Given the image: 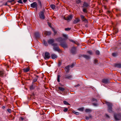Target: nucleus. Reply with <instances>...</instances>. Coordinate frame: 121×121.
<instances>
[{
    "mask_svg": "<svg viewBox=\"0 0 121 121\" xmlns=\"http://www.w3.org/2000/svg\"><path fill=\"white\" fill-rule=\"evenodd\" d=\"M66 39V38H57L56 40L60 43V45L62 47L65 48H68L67 45L65 42Z\"/></svg>",
    "mask_w": 121,
    "mask_h": 121,
    "instance_id": "f257e3e1",
    "label": "nucleus"
},
{
    "mask_svg": "<svg viewBox=\"0 0 121 121\" xmlns=\"http://www.w3.org/2000/svg\"><path fill=\"white\" fill-rule=\"evenodd\" d=\"M90 7V2L89 0L84 2V12L87 13V9Z\"/></svg>",
    "mask_w": 121,
    "mask_h": 121,
    "instance_id": "f03ea898",
    "label": "nucleus"
},
{
    "mask_svg": "<svg viewBox=\"0 0 121 121\" xmlns=\"http://www.w3.org/2000/svg\"><path fill=\"white\" fill-rule=\"evenodd\" d=\"M105 103L108 106V112L110 113L112 112V104L111 103L107 102H105Z\"/></svg>",
    "mask_w": 121,
    "mask_h": 121,
    "instance_id": "7ed1b4c3",
    "label": "nucleus"
},
{
    "mask_svg": "<svg viewBox=\"0 0 121 121\" xmlns=\"http://www.w3.org/2000/svg\"><path fill=\"white\" fill-rule=\"evenodd\" d=\"M114 117L116 120H121V113L115 114H114Z\"/></svg>",
    "mask_w": 121,
    "mask_h": 121,
    "instance_id": "20e7f679",
    "label": "nucleus"
},
{
    "mask_svg": "<svg viewBox=\"0 0 121 121\" xmlns=\"http://www.w3.org/2000/svg\"><path fill=\"white\" fill-rule=\"evenodd\" d=\"M39 18L41 19L44 20L45 19V17L44 15V11H40L39 13Z\"/></svg>",
    "mask_w": 121,
    "mask_h": 121,
    "instance_id": "39448f33",
    "label": "nucleus"
},
{
    "mask_svg": "<svg viewBox=\"0 0 121 121\" xmlns=\"http://www.w3.org/2000/svg\"><path fill=\"white\" fill-rule=\"evenodd\" d=\"M115 10L117 13L116 14V16L117 17H119L121 16V10L120 9H115Z\"/></svg>",
    "mask_w": 121,
    "mask_h": 121,
    "instance_id": "423d86ee",
    "label": "nucleus"
},
{
    "mask_svg": "<svg viewBox=\"0 0 121 121\" xmlns=\"http://www.w3.org/2000/svg\"><path fill=\"white\" fill-rule=\"evenodd\" d=\"M63 77L65 79H72V75H65L63 76Z\"/></svg>",
    "mask_w": 121,
    "mask_h": 121,
    "instance_id": "0eeeda50",
    "label": "nucleus"
},
{
    "mask_svg": "<svg viewBox=\"0 0 121 121\" xmlns=\"http://www.w3.org/2000/svg\"><path fill=\"white\" fill-rule=\"evenodd\" d=\"M37 4L35 2H34L30 4L31 7L33 8H36L37 9Z\"/></svg>",
    "mask_w": 121,
    "mask_h": 121,
    "instance_id": "6e6552de",
    "label": "nucleus"
},
{
    "mask_svg": "<svg viewBox=\"0 0 121 121\" xmlns=\"http://www.w3.org/2000/svg\"><path fill=\"white\" fill-rule=\"evenodd\" d=\"M50 57L49 53L48 52H46L45 53V59H48Z\"/></svg>",
    "mask_w": 121,
    "mask_h": 121,
    "instance_id": "1a4fd4ad",
    "label": "nucleus"
},
{
    "mask_svg": "<svg viewBox=\"0 0 121 121\" xmlns=\"http://www.w3.org/2000/svg\"><path fill=\"white\" fill-rule=\"evenodd\" d=\"M72 15H71L66 17H64V19L66 20H71L72 19Z\"/></svg>",
    "mask_w": 121,
    "mask_h": 121,
    "instance_id": "9d476101",
    "label": "nucleus"
},
{
    "mask_svg": "<svg viewBox=\"0 0 121 121\" xmlns=\"http://www.w3.org/2000/svg\"><path fill=\"white\" fill-rule=\"evenodd\" d=\"M88 21L84 17V25H85V26L86 27H88L87 24L88 23Z\"/></svg>",
    "mask_w": 121,
    "mask_h": 121,
    "instance_id": "9b49d317",
    "label": "nucleus"
},
{
    "mask_svg": "<svg viewBox=\"0 0 121 121\" xmlns=\"http://www.w3.org/2000/svg\"><path fill=\"white\" fill-rule=\"evenodd\" d=\"M34 35L36 38H39L40 37V35L39 32H35L34 34Z\"/></svg>",
    "mask_w": 121,
    "mask_h": 121,
    "instance_id": "f8f14e48",
    "label": "nucleus"
},
{
    "mask_svg": "<svg viewBox=\"0 0 121 121\" xmlns=\"http://www.w3.org/2000/svg\"><path fill=\"white\" fill-rule=\"evenodd\" d=\"M102 82L105 84H107L109 82V80L108 79H104L102 80Z\"/></svg>",
    "mask_w": 121,
    "mask_h": 121,
    "instance_id": "ddd939ff",
    "label": "nucleus"
},
{
    "mask_svg": "<svg viewBox=\"0 0 121 121\" xmlns=\"http://www.w3.org/2000/svg\"><path fill=\"white\" fill-rule=\"evenodd\" d=\"M54 40L53 39H49L48 41V43L50 44H52L54 43Z\"/></svg>",
    "mask_w": 121,
    "mask_h": 121,
    "instance_id": "4468645a",
    "label": "nucleus"
},
{
    "mask_svg": "<svg viewBox=\"0 0 121 121\" xmlns=\"http://www.w3.org/2000/svg\"><path fill=\"white\" fill-rule=\"evenodd\" d=\"M19 121H26L27 119L25 117H20L19 118Z\"/></svg>",
    "mask_w": 121,
    "mask_h": 121,
    "instance_id": "2eb2a0df",
    "label": "nucleus"
},
{
    "mask_svg": "<svg viewBox=\"0 0 121 121\" xmlns=\"http://www.w3.org/2000/svg\"><path fill=\"white\" fill-rule=\"evenodd\" d=\"M76 48L75 47H73L71 50V52L73 54H75L76 52Z\"/></svg>",
    "mask_w": 121,
    "mask_h": 121,
    "instance_id": "dca6fc26",
    "label": "nucleus"
},
{
    "mask_svg": "<svg viewBox=\"0 0 121 121\" xmlns=\"http://www.w3.org/2000/svg\"><path fill=\"white\" fill-rule=\"evenodd\" d=\"M51 34L50 31H45L44 32V34L46 35H50Z\"/></svg>",
    "mask_w": 121,
    "mask_h": 121,
    "instance_id": "f3484780",
    "label": "nucleus"
},
{
    "mask_svg": "<svg viewBox=\"0 0 121 121\" xmlns=\"http://www.w3.org/2000/svg\"><path fill=\"white\" fill-rule=\"evenodd\" d=\"M53 49L54 50L57 51L58 52H59L60 50L59 47L58 46H57L56 47H53Z\"/></svg>",
    "mask_w": 121,
    "mask_h": 121,
    "instance_id": "a211bd4d",
    "label": "nucleus"
},
{
    "mask_svg": "<svg viewBox=\"0 0 121 121\" xmlns=\"http://www.w3.org/2000/svg\"><path fill=\"white\" fill-rule=\"evenodd\" d=\"M80 21V20L79 18H77L74 20L73 23V24H75L78 22Z\"/></svg>",
    "mask_w": 121,
    "mask_h": 121,
    "instance_id": "6ab92c4d",
    "label": "nucleus"
},
{
    "mask_svg": "<svg viewBox=\"0 0 121 121\" xmlns=\"http://www.w3.org/2000/svg\"><path fill=\"white\" fill-rule=\"evenodd\" d=\"M30 69V68H24L22 70L24 72H28Z\"/></svg>",
    "mask_w": 121,
    "mask_h": 121,
    "instance_id": "aec40b11",
    "label": "nucleus"
},
{
    "mask_svg": "<svg viewBox=\"0 0 121 121\" xmlns=\"http://www.w3.org/2000/svg\"><path fill=\"white\" fill-rule=\"evenodd\" d=\"M115 67L118 68H121V64H116L115 65Z\"/></svg>",
    "mask_w": 121,
    "mask_h": 121,
    "instance_id": "412c9836",
    "label": "nucleus"
},
{
    "mask_svg": "<svg viewBox=\"0 0 121 121\" xmlns=\"http://www.w3.org/2000/svg\"><path fill=\"white\" fill-rule=\"evenodd\" d=\"M15 0H9L7 1V2L11 3L12 5H13L16 2L15 1Z\"/></svg>",
    "mask_w": 121,
    "mask_h": 121,
    "instance_id": "4be33fe9",
    "label": "nucleus"
},
{
    "mask_svg": "<svg viewBox=\"0 0 121 121\" xmlns=\"http://www.w3.org/2000/svg\"><path fill=\"white\" fill-rule=\"evenodd\" d=\"M38 78V76L37 75L36 76L34 79H33L32 83H33L36 82Z\"/></svg>",
    "mask_w": 121,
    "mask_h": 121,
    "instance_id": "5701e85b",
    "label": "nucleus"
},
{
    "mask_svg": "<svg viewBox=\"0 0 121 121\" xmlns=\"http://www.w3.org/2000/svg\"><path fill=\"white\" fill-rule=\"evenodd\" d=\"M52 58L53 59H54L57 57V56L54 54H52L51 55Z\"/></svg>",
    "mask_w": 121,
    "mask_h": 121,
    "instance_id": "b1692460",
    "label": "nucleus"
},
{
    "mask_svg": "<svg viewBox=\"0 0 121 121\" xmlns=\"http://www.w3.org/2000/svg\"><path fill=\"white\" fill-rule=\"evenodd\" d=\"M92 110L86 108L85 110V112L87 113H90L92 111Z\"/></svg>",
    "mask_w": 121,
    "mask_h": 121,
    "instance_id": "393cba45",
    "label": "nucleus"
},
{
    "mask_svg": "<svg viewBox=\"0 0 121 121\" xmlns=\"http://www.w3.org/2000/svg\"><path fill=\"white\" fill-rule=\"evenodd\" d=\"M50 7L53 10L55 9V6L54 4H51L50 5Z\"/></svg>",
    "mask_w": 121,
    "mask_h": 121,
    "instance_id": "a878e982",
    "label": "nucleus"
},
{
    "mask_svg": "<svg viewBox=\"0 0 121 121\" xmlns=\"http://www.w3.org/2000/svg\"><path fill=\"white\" fill-rule=\"evenodd\" d=\"M58 89L60 91H64L65 89L64 88H63L61 87H58Z\"/></svg>",
    "mask_w": 121,
    "mask_h": 121,
    "instance_id": "bb28decb",
    "label": "nucleus"
},
{
    "mask_svg": "<svg viewBox=\"0 0 121 121\" xmlns=\"http://www.w3.org/2000/svg\"><path fill=\"white\" fill-rule=\"evenodd\" d=\"M84 57L87 59H89L90 58V57L89 56L86 55H84Z\"/></svg>",
    "mask_w": 121,
    "mask_h": 121,
    "instance_id": "cd10ccee",
    "label": "nucleus"
},
{
    "mask_svg": "<svg viewBox=\"0 0 121 121\" xmlns=\"http://www.w3.org/2000/svg\"><path fill=\"white\" fill-rule=\"evenodd\" d=\"M43 43L44 45L46 46H48V44L47 43V42L46 41H45L44 40H43Z\"/></svg>",
    "mask_w": 121,
    "mask_h": 121,
    "instance_id": "c85d7f7f",
    "label": "nucleus"
},
{
    "mask_svg": "<svg viewBox=\"0 0 121 121\" xmlns=\"http://www.w3.org/2000/svg\"><path fill=\"white\" fill-rule=\"evenodd\" d=\"M4 74V72L3 71L0 70V76L2 77Z\"/></svg>",
    "mask_w": 121,
    "mask_h": 121,
    "instance_id": "c756f323",
    "label": "nucleus"
},
{
    "mask_svg": "<svg viewBox=\"0 0 121 121\" xmlns=\"http://www.w3.org/2000/svg\"><path fill=\"white\" fill-rule=\"evenodd\" d=\"M34 88L35 87L33 86V84L32 83L31 86L30 87V89L31 90H32L34 89Z\"/></svg>",
    "mask_w": 121,
    "mask_h": 121,
    "instance_id": "7c9ffc66",
    "label": "nucleus"
},
{
    "mask_svg": "<svg viewBox=\"0 0 121 121\" xmlns=\"http://www.w3.org/2000/svg\"><path fill=\"white\" fill-rule=\"evenodd\" d=\"M98 62V60L97 59H94L93 63L95 64H96Z\"/></svg>",
    "mask_w": 121,
    "mask_h": 121,
    "instance_id": "2f4dec72",
    "label": "nucleus"
},
{
    "mask_svg": "<svg viewBox=\"0 0 121 121\" xmlns=\"http://www.w3.org/2000/svg\"><path fill=\"white\" fill-rule=\"evenodd\" d=\"M72 112L73 113L77 115H78L79 114V113L78 112L76 111H73Z\"/></svg>",
    "mask_w": 121,
    "mask_h": 121,
    "instance_id": "473e14b6",
    "label": "nucleus"
},
{
    "mask_svg": "<svg viewBox=\"0 0 121 121\" xmlns=\"http://www.w3.org/2000/svg\"><path fill=\"white\" fill-rule=\"evenodd\" d=\"M52 30L53 31L55 35L57 33V32L55 30V29L53 28H52Z\"/></svg>",
    "mask_w": 121,
    "mask_h": 121,
    "instance_id": "72a5a7b5",
    "label": "nucleus"
},
{
    "mask_svg": "<svg viewBox=\"0 0 121 121\" xmlns=\"http://www.w3.org/2000/svg\"><path fill=\"white\" fill-rule=\"evenodd\" d=\"M52 45L53 46V47H55L57 46L58 45V44L57 43H53L52 44Z\"/></svg>",
    "mask_w": 121,
    "mask_h": 121,
    "instance_id": "f704fd0d",
    "label": "nucleus"
},
{
    "mask_svg": "<svg viewBox=\"0 0 121 121\" xmlns=\"http://www.w3.org/2000/svg\"><path fill=\"white\" fill-rule=\"evenodd\" d=\"M38 4L39 5L40 7L41 8L42 7V5L41 1L40 0H39L38 1Z\"/></svg>",
    "mask_w": 121,
    "mask_h": 121,
    "instance_id": "c9c22d12",
    "label": "nucleus"
},
{
    "mask_svg": "<svg viewBox=\"0 0 121 121\" xmlns=\"http://www.w3.org/2000/svg\"><path fill=\"white\" fill-rule=\"evenodd\" d=\"M112 55L114 57H116L117 56V54L116 53H113Z\"/></svg>",
    "mask_w": 121,
    "mask_h": 121,
    "instance_id": "e433bc0d",
    "label": "nucleus"
},
{
    "mask_svg": "<svg viewBox=\"0 0 121 121\" xmlns=\"http://www.w3.org/2000/svg\"><path fill=\"white\" fill-rule=\"evenodd\" d=\"M63 103L67 105L69 104L67 102L65 101H63Z\"/></svg>",
    "mask_w": 121,
    "mask_h": 121,
    "instance_id": "4c0bfd02",
    "label": "nucleus"
},
{
    "mask_svg": "<svg viewBox=\"0 0 121 121\" xmlns=\"http://www.w3.org/2000/svg\"><path fill=\"white\" fill-rule=\"evenodd\" d=\"M60 75H58L57 76V81L58 82H60Z\"/></svg>",
    "mask_w": 121,
    "mask_h": 121,
    "instance_id": "58836bf2",
    "label": "nucleus"
},
{
    "mask_svg": "<svg viewBox=\"0 0 121 121\" xmlns=\"http://www.w3.org/2000/svg\"><path fill=\"white\" fill-rule=\"evenodd\" d=\"M87 53L90 55H92L93 54V53L92 52V51H88Z\"/></svg>",
    "mask_w": 121,
    "mask_h": 121,
    "instance_id": "ea45409f",
    "label": "nucleus"
},
{
    "mask_svg": "<svg viewBox=\"0 0 121 121\" xmlns=\"http://www.w3.org/2000/svg\"><path fill=\"white\" fill-rule=\"evenodd\" d=\"M91 115H90L89 117H86V118L87 120H88L90 118H91Z\"/></svg>",
    "mask_w": 121,
    "mask_h": 121,
    "instance_id": "a19ab883",
    "label": "nucleus"
},
{
    "mask_svg": "<svg viewBox=\"0 0 121 121\" xmlns=\"http://www.w3.org/2000/svg\"><path fill=\"white\" fill-rule=\"evenodd\" d=\"M61 61H60L59 60L58 61V66L59 67H60V65H61Z\"/></svg>",
    "mask_w": 121,
    "mask_h": 121,
    "instance_id": "79ce46f5",
    "label": "nucleus"
},
{
    "mask_svg": "<svg viewBox=\"0 0 121 121\" xmlns=\"http://www.w3.org/2000/svg\"><path fill=\"white\" fill-rule=\"evenodd\" d=\"M78 110L80 111H83V108H78Z\"/></svg>",
    "mask_w": 121,
    "mask_h": 121,
    "instance_id": "37998d69",
    "label": "nucleus"
},
{
    "mask_svg": "<svg viewBox=\"0 0 121 121\" xmlns=\"http://www.w3.org/2000/svg\"><path fill=\"white\" fill-rule=\"evenodd\" d=\"M71 29V28H65V31H69Z\"/></svg>",
    "mask_w": 121,
    "mask_h": 121,
    "instance_id": "c03bdc74",
    "label": "nucleus"
},
{
    "mask_svg": "<svg viewBox=\"0 0 121 121\" xmlns=\"http://www.w3.org/2000/svg\"><path fill=\"white\" fill-rule=\"evenodd\" d=\"M95 53L97 55H99V54L100 52L98 50H97L96 51Z\"/></svg>",
    "mask_w": 121,
    "mask_h": 121,
    "instance_id": "a18cd8bd",
    "label": "nucleus"
},
{
    "mask_svg": "<svg viewBox=\"0 0 121 121\" xmlns=\"http://www.w3.org/2000/svg\"><path fill=\"white\" fill-rule=\"evenodd\" d=\"M65 38H67L68 37L67 35L65 34H63L62 35Z\"/></svg>",
    "mask_w": 121,
    "mask_h": 121,
    "instance_id": "49530a36",
    "label": "nucleus"
},
{
    "mask_svg": "<svg viewBox=\"0 0 121 121\" xmlns=\"http://www.w3.org/2000/svg\"><path fill=\"white\" fill-rule=\"evenodd\" d=\"M17 2L20 4H23V3L22 1V0H19L17 1Z\"/></svg>",
    "mask_w": 121,
    "mask_h": 121,
    "instance_id": "de8ad7c7",
    "label": "nucleus"
},
{
    "mask_svg": "<svg viewBox=\"0 0 121 121\" xmlns=\"http://www.w3.org/2000/svg\"><path fill=\"white\" fill-rule=\"evenodd\" d=\"M76 3H77L78 4H79L80 3H81L80 0H76Z\"/></svg>",
    "mask_w": 121,
    "mask_h": 121,
    "instance_id": "09e8293b",
    "label": "nucleus"
},
{
    "mask_svg": "<svg viewBox=\"0 0 121 121\" xmlns=\"http://www.w3.org/2000/svg\"><path fill=\"white\" fill-rule=\"evenodd\" d=\"M70 67V65H68L65 67V69H69V67Z\"/></svg>",
    "mask_w": 121,
    "mask_h": 121,
    "instance_id": "8fccbe9b",
    "label": "nucleus"
},
{
    "mask_svg": "<svg viewBox=\"0 0 121 121\" xmlns=\"http://www.w3.org/2000/svg\"><path fill=\"white\" fill-rule=\"evenodd\" d=\"M48 24L49 26L52 29V28H53V27L52 26H51V24L50 23H48Z\"/></svg>",
    "mask_w": 121,
    "mask_h": 121,
    "instance_id": "3c124183",
    "label": "nucleus"
},
{
    "mask_svg": "<svg viewBox=\"0 0 121 121\" xmlns=\"http://www.w3.org/2000/svg\"><path fill=\"white\" fill-rule=\"evenodd\" d=\"M68 109L67 108H65L63 110V111L65 112H66L68 110Z\"/></svg>",
    "mask_w": 121,
    "mask_h": 121,
    "instance_id": "603ef678",
    "label": "nucleus"
},
{
    "mask_svg": "<svg viewBox=\"0 0 121 121\" xmlns=\"http://www.w3.org/2000/svg\"><path fill=\"white\" fill-rule=\"evenodd\" d=\"M7 111L9 113H11V109H8L7 110Z\"/></svg>",
    "mask_w": 121,
    "mask_h": 121,
    "instance_id": "864d4df0",
    "label": "nucleus"
},
{
    "mask_svg": "<svg viewBox=\"0 0 121 121\" xmlns=\"http://www.w3.org/2000/svg\"><path fill=\"white\" fill-rule=\"evenodd\" d=\"M92 104L93 105L95 106H97L98 105V104L97 103H93Z\"/></svg>",
    "mask_w": 121,
    "mask_h": 121,
    "instance_id": "5fc2aeb1",
    "label": "nucleus"
},
{
    "mask_svg": "<svg viewBox=\"0 0 121 121\" xmlns=\"http://www.w3.org/2000/svg\"><path fill=\"white\" fill-rule=\"evenodd\" d=\"M92 100L93 101H97V100L94 98H93L92 99Z\"/></svg>",
    "mask_w": 121,
    "mask_h": 121,
    "instance_id": "6e6d98bb",
    "label": "nucleus"
},
{
    "mask_svg": "<svg viewBox=\"0 0 121 121\" xmlns=\"http://www.w3.org/2000/svg\"><path fill=\"white\" fill-rule=\"evenodd\" d=\"M69 40L71 42H72L74 43L75 42V41H74L73 40H72V39H69Z\"/></svg>",
    "mask_w": 121,
    "mask_h": 121,
    "instance_id": "4d7b16f0",
    "label": "nucleus"
},
{
    "mask_svg": "<svg viewBox=\"0 0 121 121\" xmlns=\"http://www.w3.org/2000/svg\"><path fill=\"white\" fill-rule=\"evenodd\" d=\"M111 13V12L109 11H108L107 12V13L108 14H110Z\"/></svg>",
    "mask_w": 121,
    "mask_h": 121,
    "instance_id": "13d9d810",
    "label": "nucleus"
},
{
    "mask_svg": "<svg viewBox=\"0 0 121 121\" xmlns=\"http://www.w3.org/2000/svg\"><path fill=\"white\" fill-rule=\"evenodd\" d=\"M70 65V67H71V68H72L74 66L73 64H72L71 65Z\"/></svg>",
    "mask_w": 121,
    "mask_h": 121,
    "instance_id": "bf43d9fd",
    "label": "nucleus"
},
{
    "mask_svg": "<svg viewBox=\"0 0 121 121\" xmlns=\"http://www.w3.org/2000/svg\"><path fill=\"white\" fill-rule=\"evenodd\" d=\"M81 17L82 21H83V16L82 15H81Z\"/></svg>",
    "mask_w": 121,
    "mask_h": 121,
    "instance_id": "052dcab7",
    "label": "nucleus"
},
{
    "mask_svg": "<svg viewBox=\"0 0 121 121\" xmlns=\"http://www.w3.org/2000/svg\"><path fill=\"white\" fill-rule=\"evenodd\" d=\"M75 44H76L77 45H79V43L75 41Z\"/></svg>",
    "mask_w": 121,
    "mask_h": 121,
    "instance_id": "680f3d73",
    "label": "nucleus"
},
{
    "mask_svg": "<svg viewBox=\"0 0 121 121\" xmlns=\"http://www.w3.org/2000/svg\"><path fill=\"white\" fill-rule=\"evenodd\" d=\"M27 1V0H23V2L24 3H25Z\"/></svg>",
    "mask_w": 121,
    "mask_h": 121,
    "instance_id": "e2e57ef3",
    "label": "nucleus"
},
{
    "mask_svg": "<svg viewBox=\"0 0 121 121\" xmlns=\"http://www.w3.org/2000/svg\"><path fill=\"white\" fill-rule=\"evenodd\" d=\"M80 86V85L79 84H78L77 85H75L74 86V87H76L77 86Z\"/></svg>",
    "mask_w": 121,
    "mask_h": 121,
    "instance_id": "0e129e2a",
    "label": "nucleus"
},
{
    "mask_svg": "<svg viewBox=\"0 0 121 121\" xmlns=\"http://www.w3.org/2000/svg\"><path fill=\"white\" fill-rule=\"evenodd\" d=\"M106 116L108 118H109V116L108 115H107V114H106Z\"/></svg>",
    "mask_w": 121,
    "mask_h": 121,
    "instance_id": "69168bd1",
    "label": "nucleus"
},
{
    "mask_svg": "<svg viewBox=\"0 0 121 121\" xmlns=\"http://www.w3.org/2000/svg\"><path fill=\"white\" fill-rule=\"evenodd\" d=\"M67 70L66 71V72L67 73L68 72H69V69H66Z\"/></svg>",
    "mask_w": 121,
    "mask_h": 121,
    "instance_id": "338daca9",
    "label": "nucleus"
},
{
    "mask_svg": "<svg viewBox=\"0 0 121 121\" xmlns=\"http://www.w3.org/2000/svg\"><path fill=\"white\" fill-rule=\"evenodd\" d=\"M5 108V107L4 106L2 107V108L3 109H4Z\"/></svg>",
    "mask_w": 121,
    "mask_h": 121,
    "instance_id": "774afa93",
    "label": "nucleus"
}]
</instances>
